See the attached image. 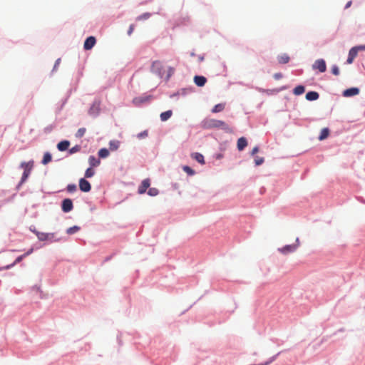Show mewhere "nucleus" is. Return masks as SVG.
<instances>
[{"instance_id": "8fccbe9b", "label": "nucleus", "mask_w": 365, "mask_h": 365, "mask_svg": "<svg viewBox=\"0 0 365 365\" xmlns=\"http://www.w3.org/2000/svg\"><path fill=\"white\" fill-rule=\"evenodd\" d=\"M61 58H58L56 61H55V63H54V65L53 66V68L51 70V75H52L54 72H56L57 70H58V68L61 63Z\"/></svg>"}, {"instance_id": "a211bd4d", "label": "nucleus", "mask_w": 365, "mask_h": 365, "mask_svg": "<svg viewBox=\"0 0 365 365\" xmlns=\"http://www.w3.org/2000/svg\"><path fill=\"white\" fill-rule=\"evenodd\" d=\"M190 157L201 165H204L206 163L205 156L201 153L193 152L190 154Z\"/></svg>"}, {"instance_id": "603ef678", "label": "nucleus", "mask_w": 365, "mask_h": 365, "mask_svg": "<svg viewBox=\"0 0 365 365\" xmlns=\"http://www.w3.org/2000/svg\"><path fill=\"white\" fill-rule=\"evenodd\" d=\"M16 195H17V193L15 192V193L12 194L10 197L3 200L2 204H7V203L13 202V200H14Z\"/></svg>"}, {"instance_id": "69168bd1", "label": "nucleus", "mask_w": 365, "mask_h": 365, "mask_svg": "<svg viewBox=\"0 0 365 365\" xmlns=\"http://www.w3.org/2000/svg\"><path fill=\"white\" fill-rule=\"evenodd\" d=\"M135 24H131L129 26L128 29V31H127V34H128V36H130V35L133 34V31H134V29H135Z\"/></svg>"}, {"instance_id": "393cba45", "label": "nucleus", "mask_w": 365, "mask_h": 365, "mask_svg": "<svg viewBox=\"0 0 365 365\" xmlns=\"http://www.w3.org/2000/svg\"><path fill=\"white\" fill-rule=\"evenodd\" d=\"M52 159L53 157L51 153L49 151H46L43 153L41 163L43 165H48L52 161Z\"/></svg>"}, {"instance_id": "dca6fc26", "label": "nucleus", "mask_w": 365, "mask_h": 365, "mask_svg": "<svg viewBox=\"0 0 365 365\" xmlns=\"http://www.w3.org/2000/svg\"><path fill=\"white\" fill-rule=\"evenodd\" d=\"M71 145L70 140L67 139L61 140L56 145V148L60 152H65L68 150Z\"/></svg>"}, {"instance_id": "5fc2aeb1", "label": "nucleus", "mask_w": 365, "mask_h": 365, "mask_svg": "<svg viewBox=\"0 0 365 365\" xmlns=\"http://www.w3.org/2000/svg\"><path fill=\"white\" fill-rule=\"evenodd\" d=\"M83 68H81L78 69L75 83L78 84L81 78L83 76Z\"/></svg>"}, {"instance_id": "680f3d73", "label": "nucleus", "mask_w": 365, "mask_h": 365, "mask_svg": "<svg viewBox=\"0 0 365 365\" xmlns=\"http://www.w3.org/2000/svg\"><path fill=\"white\" fill-rule=\"evenodd\" d=\"M180 96H181L180 90H178L177 91L173 92V93L169 94L170 98H176L177 100L178 99Z\"/></svg>"}, {"instance_id": "6e6552de", "label": "nucleus", "mask_w": 365, "mask_h": 365, "mask_svg": "<svg viewBox=\"0 0 365 365\" xmlns=\"http://www.w3.org/2000/svg\"><path fill=\"white\" fill-rule=\"evenodd\" d=\"M61 211L63 213H68L74 208L73 200L69 197L63 198L60 203Z\"/></svg>"}, {"instance_id": "f3484780", "label": "nucleus", "mask_w": 365, "mask_h": 365, "mask_svg": "<svg viewBox=\"0 0 365 365\" xmlns=\"http://www.w3.org/2000/svg\"><path fill=\"white\" fill-rule=\"evenodd\" d=\"M248 145V140L246 137L242 136L237 140V149L239 152L243 151Z\"/></svg>"}, {"instance_id": "412c9836", "label": "nucleus", "mask_w": 365, "mask_h": 365, "mask_svg": "<svg viewBox=\"0 0 365 365\" xmlns=\"http://www.w3.org/2000/svg\"><path fill=\"white\" fill-rule=\"evenodd\" d=\"M305 86L302 83H299L293 88L292 92L294 96H299L302 95L305 92Z\"/></svg>"}, {"instance_id": "f03ea898", "label": "nucleus", "mask_w": 365, "mask_h": 365, "mask_svg": "<svg viewBox=\"0 0 365 365\" xmlns=\"http://www.w3.org/2000/svg\"><path fill=\"white\" fill-rule=\"evenodd\" d=\"M63 237H56L55 232H41L38 235V240L40 242H43V245H49L53 242H60Z\"/></svg>"}, {"instance_id": "3c124183", "label": "nucleus", "mask_w": 365, "mask_h": 365, "mask_svg": "<svg viewBox=\"0 0 365 365\" xmlns=\"http://www.w3.org/2000/svg\"><path fill=\"white\" fill-rule=\"evenodd\" d=\"M259 149H260L259 145H256L255 146L253 147L252 150L250 152V155L252 157L257 156V153H258L259 152Z\"/></svg>"}, {"instance_id": "49530a36", "label": "nucleus", "mask_w": 365, "mask_h": 365, "mask_svg": "<svg viewBox=\"0 0 365 365\" xmlns=\"http://www.w3.org/2000/svg\"><path fill=\"white\" fill-rule=\"evenodd\" d=\"M358 53H359V52H358L357 49L355 48V46H352L349 49V53H348V56L354 57V58H356V57L358 56Z\"/></svg>"}, {"instance_id": "13d9d810", "label": "nucleus", "mask_w": 365, "mask_h": 365, "mask_svg": "<svg viewBox=\"0 0 365 365\" xmlns=\"http://www.w3.org/2000/svg\"><path fill=\"white\" fill-rule=\"evenodd\" d=\"M266 94L267 96H272V95H277V88H272V89H269V88H267L266 89Z\"/></svg>"}, {"instance_id": "2f4dec72", "label": "nucleus", "mask_w": 365, "mask_h": 365, "mask_svg": "<svg viewBox=\"0 0 365 365\" xmlns=\"http://www.w3.org/2000/svg\"><path fill=\"white\" fill-rule=\"evenodd\" d=\"M156 14H159V12H156ZM153 14H155V12L150 13V12H145L136 17V21H145L148 19L150 17H151Z\"/></svg>"}, {"instance_id": "473e14b6", "label": "nucleus", "mask_w": 365, "mask_h": 365, "mask_svg": "<svg viewBox=\"0 0 365 365\" xmlns=\"http://www.w3.org/2000/svg\"><path fill=\"white\" fill-rule=\"evenodd\" d=\"M175 69L174 67L170 66H168L166 75H165V76L163 77L165 82H168L170 81V78L175 73Z\"/></svg>"}, {"instance_id": "a19ab883", "label": "nucleus", "mask_w": 365, "mask_h": 365, "mask_svg": "<svg viewBox=\"0 0 365 365\" xmlns=\"http://www.w3.org/2000/svg\"><path fill=\"white\" fill-rule=\"evenodd\" d=\"M159 193H160V191L158 188L150 187L145 194L150 197H155V196L158 195Z\"/></svg>"}, {"instance_id": "37998d69", "label": "nucleus", "mask_w": 365, "mask_h": 365, "mask_svg": "<svg viewBox=\"0 0 365 365\" xmlns=\"http://www.w3.org/2000/svg\"><path fill=\"white\" fill-rule=\"evenodd\" d=\"M264 163V158L260 156L254 157V164L255 167L262 165Z\"/></svg>"}, {"instance_id": "58836bf2", "label": "nucleus", "mask_w": 365, "mask_h": 365, "mask_svg": "<svg viewBox=\"0 0 365 365\" xmlns=\"http://www.w3.org/2000/svg\"><path fill=\"white\" fill-rule=\"evenodd\" d=\"M68 101L66 98H62L61 102L57 105L56 108V114L58 115L61 113L64 106L67 103Z\"/></svg>"}, {"instance_id": "6ab92c4d", "label": "nucleus", "mask_w": 365, "mask_h": 365, "mask_svg": "<svg viewBox=\"0 0 365 365\" xmlns=\"http://www.w3.org/2000/svg\"><path fill=\"white\" fill-rule=\"evenodd\" d=\"M319 93L316 91H308L305 94V99L307 101H315L319 98Z\"/></svg>"}, {"instance_id": "f704fd0d", "label": "nucleus", "mask_w": 365, "mask_h": 365, "mask_svg": "<svg viewBox=\"0 0 365 365\" xmlns=\"http://www.w3.org/2000/svg\"><path fill=\"white\" fill-rule=\"evenodd\" d=\"M190 19L188 16L180 17L175 20V24L177 26H185L189 22Z\"/></svg>"}, {"instance_id": "c85d7f7f", "label": "nucleus", "mask_w": 365, "mask_h": 365, "mask_svg": "<svg viewBox=\"0 0 365 365\" xmlns=\"http://www.w3.org/2000/svg\"><path fill=\"white\" fill-rule=\"evenodd\" d=\"M120 145V141L118 140H110L108 143L109 145V150L110 151H115L117 150Z\"/></svg>"}, {"instance_id": "cd10ccee", "label": "nucleus", "mask_w": 365, "mask_h": 365, "mask_svg": "<svg viewBox=\"0 0 365 365\" xmlns=\"http://www.w3.org/2000/svg\"><path fill=\"white\" fill-rule=\"evenodd\" d=\"M181 168L189 177L194 176L196 174V171L188 165H182Z\"/></svg>"}, {"instance_id": "423d86ee", "label": "nucleus", "mask_w": 365, "mask_h": 365, "mask_svg": "<svg viewBox=\"0 0 365 365\" xmlns=\"http://www.w3.org/2000/svg\"><path fill=\"white\" fill-rule=\"evenodd\" d=\"M151 73L158 76L160 78H163L165 74L164 66L161 61H154L152 62L150 66Z\"/></svg>"}, {"instance_id": "79ce46f5", "label": "nucleus", "mask_w": 365, "mask_h": 365, "mask_svg": "<svg viewBox=\"0 0 365 365\" xmlns=\"http://www.w3.org/2000/svg\"><path fill=\"white\" fill-rule=\"evenodd\" d=\"M56 126H57L56 123L53 122V123H51L44 128L43 133L46 135H48V134L51 133L53 131V130L56 128Z\"/></svg>"}, {"instance_id": "bb28decb", "label": "nucleus", "mask_w": 365, "mask_h": 365, "mask_svg": "<svg viewBox=\"0 0 365 365\" xmlns=\"http://www.w3.org/2000/svg\"><path fill=\"white\" fill-rule=\"evenodd\" d=\"M179 90L180 92V95L183 97L186 96L188 94L195 92V88L192 86H189L187 87L182 88Z\"/></svg>"}, {"instance_id": "ddd939ff", "label": "nucleus", "mask_w": 365, "mask_h": 365, "mask_svg": "<svg viewBox=\"0 0 365 365\" xmlns=\"http://www.w3.org/2000/svg\"><path fill=\"white\" fill-rule=\"evenodd\" d=\"M79 190L83 192H89L92 189L91 182L85 178H81L78 180Z\"/></svg>"}, {"instance_id": "72a5a7b5", "label": "nucleus", "mask_w": 365, "mask_h": 365, "mask_svg": "<svg viewBox=\"0 0 365 365\" xmlns=\"http://www.w3.org/2000/svg\"><path fill=\"white\" fill-rule=\"evenodd\" d=\"M81 229V227L78 225H73L71 227H68L66 230V233L68 235H72L76 233L77 232L80 231Z\"/></svg>"}, {"instance_id": "774afa93", "label": "nucleus", "mask_w": 365, "mask_h": 365, "mask_svg": "<svg viewBox=\"0 0 365 365\" xmlns=\"http://www.w3.org/2000/svg\"><path fill=\"white\" fill-rule=\"evenodd\" d=\"M355 48L357 49L358 52L362 51H365V44L356 45Z\"/></svg>"}, {"instance_id": "1a4fd4ad", "label": "nucleus", "mask_w": 365, "mask_h": 365, "mask_svg": "<svg viewBox=\"0 0 365 365\" xmlns=\"http://www.w3.org/2000/svg\"><path fill=\"white\" fill-rule=\"evenodd\" d=\"M35 162L33 159L29 161H22L19 164L18 168L23 170L24 173L31 174L32 170L34 168Z\"/></svg>"}, {"instance_id": "39448f33", "label": "nucleus", "mask_w": 365, "mask_h": 365, "mask_svg": "<svg viewBox=\"0 0 365 365\" xmlns=\"http://www.w3.org/2000/svg\"><path fill=\"white\" fill-rule=\"evenodd\" d=\"M220 123V120L205 118L201 121L200 127L204 130L218 128Z\"/></svg>"}, {"instance_id": "0e129e2a", "label": "nucleus", "mask_w": 365, "mask_h": 365, "mask_svg": "<svg viewBox=\"0 0 365 365\" xmlns=\"http://www.w3.org/2000/svg\"><path fill=\"white\" fill-rule=\"evenodd\" d=\"M43 246H44V245L39 243L38 242H37L33 244L31 247L34 249V251H36V250H38L41 249V247H43Z\"/></svg>"}, {"instance_id": "9d476101", "label": "nucleus", "mask_w": 365, "mask_h": 365, "mask_svg": "<svg viewBox=\"0 0 365 365\" xmlns=\"http://www.w3.org/2000/svg\"><path fill=\"white\" fill-rule=\"evenodd\" d=\"M151 185V180L150 178L143 179L138 187L137 193L138 195H145Z\"/></svg>"}, {"instance_id": "9b49d317", "label": "nucleus", "mask_w": 365, "mask_h": 365, "mask_svg": "<svg viewBox=\"0 0 365 365\" xmlns=\"http://www.w3.org/2000/svg\"><path fill=\"white\" fill-rule=\"evenodd\" d=\"M312 69L317 73H324L327 71V63L324 58H318L312 64Z\"/></svg>"}, {"instance_id": "c9c22d12", "label": "nucleus", "mask_w": 365, "mask_h": 365, "mask_svg": "<svg viewBox=\"0 0 365 365\" xmlns=\"http://www.w3.org/2000/svg\"><path fill=\"white\" fill-rule=\"evenodd\" d=\"M71 87L68 90V91L66 94V96L63 98H66L67 101H68L72 93L76 91L77 88H78V84H76L75 83H71Z\"/></svg>"}, {"instance_id": "7ed1b4c3", "label": "nucleus", "mask_w": 365, "mask_h": 365, "mask_svg": "<svg viewBox=\"0 0 365 365\" xmlns=\"http://www.w3.org/2000/svg\"><path fill=\"white\" fill-rule=\"evenodd\" d=\"M125 301L128 305V307L125 309H122V312L128 317L130 318H135L140 317V311L138 310V312H135V309L134 311H132V304H131V299L129 295H125Z\"/></svg>"}, {"instance_id": "aec40b11", "label": "nucleus", "mask_w": 365, "mask_h": 365, "mask_svg": "<svg viewBox=\"0 0 365 365\" xmlns=\"http://www.w3.org/2000/svg\"><path fill=\"white\" fill-rule=\"evenodd\" d=\"M330 133H331V130L329 129V127H324V128L321 129V130H320V132L319 133V135L317 137V139L319 141H323V140L327 139L329 137Z\"/></svg>"}, {"instance_id": "4be33fe9", "label": "nucleus", "mask_w": 365, "mask_h": 365, "mask_svg": "<svg viewBox=\"0 0 365 365\" xmlns=\"http://www.w3.org/2000/svg\"><path fill=\"white\" fill-rule=\"evenodd\" d=\"M88 164L91 168H97L101 165V159L95 155H90L88 157Z\"/></svg>"}, {"instance_id": "ea45409f", "label": "nucleus", "mask_w": 365, "mask_h": 365, "mask_svg": "<svg viewBox=\"0 0 365 365\" xmlns=\"http://www.w3.org/2000/svg\"><path fill=\"white\" fill-rule=\"evenodd\" d=\"M81 150V145L79 144H76L71 148L69 147V149H68L67 153L68 155H71L73 154H75V153L79 152Z\"/></svg>"}, {"instance_id": "de8ad7c7", "label": "nucleus", "mask_w": 365, "mask_h": 365, "mask_svg": "<svg viewBox=\"0 0 365 365\" xmlns=\"http://www.w3.org/2000/svg\"><path fill=\"white\" fill-rule=\"evenodd\" d=\"M148 136V130H144L136 135L137 138L139 140L145 138Z\"/></svg>"}, {"instance_id": "4c0bfd02", "label": "nucleus", "mask_w": 365, "mask_h": 365, "mask_svg": "<svg viewBox=\"0 0 365 365\" xmlns=\"http://www.w3.org/2000/svg\"><path fill=\"white\" fill-rule=\"evenodd\" d=\"M95 174H96L95 169L93 168L88 167L85 170V173H84V177L83 178H85L86 179L87 178H91L92 177L94 176Z\"/></svg>"}, {"instance_id": "c03bdc74", "label": "nucleus", "mask_w": 365, "mask_h": 365, "mask_svg": "<svg viewBox=\"0 0 365 365\" xmlns=\"http://www.w3.org/2000/svg\"><path fill=\"white\" fill-rule=\"evenodd\" d=\"M330 72L334 76H339L340 74L339 67L336 64H333L331 67Z\"/></svg>"}, {"instance_id": "4d7b16f0", "label": "nucleus", "mask_w": 365, "mask_h": 365, "mask_svg": "<svg viewBox=\"0 0 365 365\" xmlns=\"http://www.w3.org/2000/svg\"><path fill=\"white\" fill-rule=\"evenodd\" d=\"M30 175H31L30 174H26V173H22L21 177L20 178V181H21L24 183H26L27 182V180H29Z\"/></svg>"}, {"instance_id": "0eeeda50", "label": "nucleus", "mask_w": 365, "mask_h": 365, "mask_svg": "<svg viewBox=\"0 0 365 365\" xmlns=\"http://www.w3.org/2000/svg\"><path fill=\"white\" fill-rule=\"evenodd\" d=\"M153 98H154L153 95L143 93L141 96H136V97L133 98L132 100V103L136 107H140L143 104H145L146 103H149L150 101V100H152Z\"/></svg>"}, {"instance_id": "20e7f679", "label": "nucleus", "mask_w": 365, "mask_h": 365, "mask_svg": "<svg viewBox=\"0 0 365 365\" xmlns=\"http://www.w3.org/2000/svg\"><path fill=\"white\" fill-rule=\"evenodd\" d=\"M299 245H300V240H299V238L297 237L295 240V242H294L292 244H287L281 247H279L278 251L284 255L291 254L297 250V249L298 248Z\"/></svg>"}, {"instance_id": "e2e57ef3", "label": "nucleus", "mask_w": 365, "mask_h": 365, "mask_svg": "<svg viewBox=\"0 0 365 365\" xmlns=\"http://www.w3.org/2000/svg\"><path fill=\"white\" fill-rule=\"evenodd\" d=\"M274 361V358H272V356L269 357L267 360H266L264 362H261V363H259L257 364L258 365H269L271 364Z\"/></svg>"}, {"instance_id": "338daca9", "label": "nucleus", "mask_w": 365, "mask_h": 365, "mask_svg": "<svg viewBox=\"0 0 365 365\" xmlns=\"http://www.w3.org/2000/svg\"><path fill=\"white\" fill-rule=\"evenodd\" d=\"M223 157L224 154L222 153H216L213 155V158L217 160H221Z\"/></svg>"}, {"instance_id": "e433bc0d", "label": "nucleus", "mask_w": 365, "mask_h": 365, "mask_svg": "<svg viewBox=\"0 0 365 365\" xmlns=\"http://www.w3.org/2000/svg\"><path fill=\"white\" fill-rule=\"evenodd\" d=\"M77 185L75 183H68L65 190L69 194H73L77 191Z\"/></svg>"}, {"instance_id": "864d4df0", "label": "nucleus", "mask_w": 365, "mask_h": 365, "mask_svg": "<svg viewBox=\"0 0 365 365\" xmlns=\"http://www.w3.org/2000/svg\"><path fill=\"white\" fill-rule=\"evenodd\" d=\"M26 255L24 254L22 255H20L19 256H17L16 257V259H14V264H17L19 263H20L21 262H22L25 258H26Z\"/></svg>"}, {"instance_id": "f257e3e1", "label": "nucleus", "mask_w": 365, "mask_h": 365, "mask_svg": "<svg viewBox=\"0 0 365 365\" xmlns=\"http://www.w3.org/2000/svg\"><path fill=\"white\" fill-rule=\"evenodd\" d=\"M101 99L100 97H95L88 109V115L93 118H98L101 113Z\"/></svg>"}, {"instance_id": "2eb2a0df", "label": "nucleus", "mask_w": 365, "mask_h": 365, "mask_svg": "<svg viewBox=\"0 0 365 365\" xmlns=\"http://www.w3.org/2000/svg\"><path fill=\"white\" fill-rule=\"evenodd\" d=\"M193 82L196 86L202 88L207 82V78L203 75L195 74L193 76Z\"/></svg>"}, {"instance_id": "a18cd8bd", "label": "nucleus", "mask_w": 365, "mask_h": 365, "mask_svg": "<svg viewBox=\"0 0 365 365\" xmlns=\"http://www.w3.org/2000/svg\"><path fill=\"white\" fill-rule=\"evenodd\" d=\"M86 132V128H84V127L80 128H78V130L76 133L75 137L77 138H82L85 135Z\"/></svg>"}, {"instance_id": "bf43d9fd", "label": "nucleus", "mask_w": 365, "mask_h": 365, "mask_svg": "<svg viewBox=\"0 0 365 365\" xmlns=\"http://www.w3.org/2000/svg\"><path fill=\"white\" fill-rule=\"evenodd\" d=\"M29 229L30 232L34 233L37 237H38V235L41 234V232L38 231L34 225H31Z\"/></svg>"}, {"instance_id": "f8f14e48", "label": "nucleus", "mask_w": 365, "mask_h": 365, "mask_svg": "<svg viewBox=\"0 0 365 365\" xmlns=\"http://www.w3.org/2000/svg\"><path fill=\"white\" fill-rule=\"evenodd\" d=\"M360 93V88L356 86L347 88L342 91V96L345 98H351Z\"/></svg>"}, {"instance_id": "a878e982", "label": "nucleus", "mask_w": 365, "mask_h": 365, "mask_svg": "<svg viewBox=\"0 0 365 365\" xmlns=\"http://www.w3.org/2000/svg\"><path fill=\"white\" fill-rule=\"evenodd\" d=\"M173 110L169 109L160 114V119L162 122L168 121L173 115Z\"/></svg>"}, {"instance_id": "4468645a", "label": "nucleus", "mask_w": 365, "mask_h": 365, "mask_svg": "<svg viewBox=\"0 0 365 365\" xmlns=\"http://www.w3.org/2000/svg\"><path fill=\"white\" fill-rule=\"evenodd\" d=\"M97 43L96 37L94 36H87L83 42V50L90 51L91 50Z\"/></svg>"}, {"instance_id": "5701e85b", "label": "nucleus", "mask_w": 365, "mask_h": 365, "mask_svg": "<svg viewBox=\"0 0 365 365\" xmlns=\"http://www.w3.org/2000/svg\"><path fill=\"white\" fill-rule=\"evenodd\" d=\"M110 150L109 148H107L106 147L100 148L98 152L97 155L98 157L101 159H106L110 155Z\"/></svg>"}, {"instance_id": "6e6d98bb", "label": "nucleus", "mask_w": 365, "mask_h": 365, "mask_svg": "<svg viewBox=\"0 0 365 365\" xmlns=\"http://www.w3.org/2000/svg\"><path fill=\"white\" fill-rule=\"evenodd\" d=\"M121 336H122L121 331H118V334L116 336V340H117V343H118L119 346H123V341H122V339H121Z\"/></svg>"}, {"instance_id": "b1692460", "label": "nucleus", "mask_w": 365, "mask_h": 365, "mask_svg": "<svg viewBox=\"0 0 365 365\" xmlns=\"http://www.w3.org/2000/svg\"><path fill=\"white\" fill-rule=\"evenodd\" d=\"M218 128L222 130L226 133L232 134L234 133V129L230 127V125L225 121L222 120H220V126Z\"/></svg>"}, {"instance_id": "7c9ffc66", "label": "nucleus", "mask_w": 365, "mask_h": 365, "mask_svg": "<svg viewBox=\"0 0 365 365\" xmlns=\"http://www.w3.org/2000/svg\"><path fill=\"white\" fill-rule=\"evenodd\" d=\"M277 61L279 64H286L288 63L290 61V57L287 53H283L281 55H278Z\"/></svg>"}, {"instance_id": "052dcab7", "label": "nucleus", "mask_w": 365, "mask_h": 365, "mask_svg": "<svg viewBox=\"0 0 365 365\" xmlns=\"http://www.w3.org/2000/svg\"><path fill=\"white\" fill-rule=\"evenodd\" d=\"M233 304H234V307L232 309H227L226 311H225V314H228L229 315L230 314H232V313H234L235 310L237 308V304L236 303V302L235 300H233Z\"/></svg>"}, {"instance_id": "c756f323", "label": "nucleus", "mask_w": 365, "mask_h": 365, "mask_svg": "<svg viewBox=\"0 0 365 365\" xmlns=\"http://www.w3.org/2000/svg\"><path fill=\"white\" fill-rule=\"evenodd\" d=\"M226 106V103H219L215 104L211 109L212 113H217L222 112Z\"/></svg>"}, {"instance_id": "09e8293b", "label": "nucleus", "mask_w": 365, "mask_h": 365, "mask_svg": "<svg viewBox=\"0 0 365 365\" xmlns=\"http://www.w3.org/2000/svg\"><path fill=\"white\" fill-rule=\"evenodd\" d=\"M120 252L119 250H115L114 251L112 254H110V255L108 256H106L103 262L105 263V262H108L109 261H110L116 255H118V253Z\"/></svg>"}]
</instances>
